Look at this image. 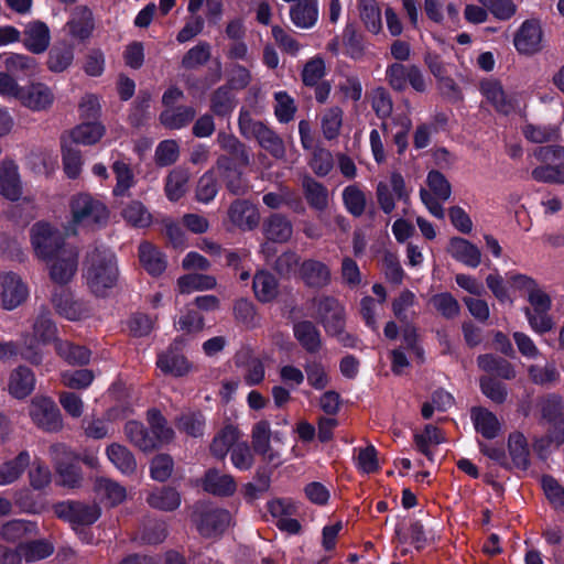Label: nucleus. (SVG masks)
Segmentation results:
<instances>
[{
    "label": "nucleus",
    "instance_id": "obj_12",
    "mask_svg": "<svg viewBox=\"0 0 564 564\" xmlns=\"http://www.w3.org/2000/svg\"><path fill=\"white\" fill-rule=\"evenodd\" d=\"M51 262L50 276L51 279L63 285L68 283L75 275L78 267V250L74 246H67L64 249H59Z\"/></svg>",
    "mask_w": 564,
    "mask_h": 564
},
{
    "label": "nucleus",
    "instance_id": "obj_15",
    "mask_svg": "<svg viewBox=\"0 0 564 564\" xmlns=\"http://www.w3.org/2000/svg\"><path fill=\"white\" fill-rule=\"evenodd\" d=\"M20 104L32 111H47L54 104L53 90L45 84L36 82L22 87Z\"/></svg>",
    "mask_w": 564,
    "mask_h": 564
},
{
    "label": "nucleus",
    "instance_id": "obj_40",
    "mask_svg": "<svg viewBox=\"0 0 564 564\" xmlns=\"http://www.w3.org/2000/svg\"><path fill=\"white\" fill-rule=\"evenodd\" d=\"M196 110L192 106H177L165 109L160 115V122L169 129H181L194 120Z\"/></svg>",
    "mask_w": 564,
    "mask_h": 564
},
{
    "label": "nucleus",
    "instance_id": "obj_50",
    "mask_svg": "<svg viewBox=\"0 0 564 564\" xmlns=\"http://www.w3.org/2000/svg\"><path fill=\"white\" fill-rule=\"evenodd\" d=\"M0 534L6 541L17 542L24 538L36 535L37 527L31 521L11 520L2 525Z\"/></svg>",
    "mask_w": 564,
    "mask_h": 564
},
{
    "label": "nucleus",
    "instance_id": "obj_61",
    "mask_svg": "<svg viewBox=\"0 0 564 564\" xmlns=\"http://www.w3.org/2000/svg\"><path fill=\"white\" fill-rule=\"evenodd\" d=\"M176 426L193 437H199L204 434L205 416L200 411L183 413L176 419Z\"/></svg>",
    "mask_w": 564,
    "mask_h": 564
},
{
    "label": "nucleus",
    "instance_id": "obj_28",
    "mask_svg": "<svg viewBox=\"0 0 564 564\" xmlns=\"http://www.w3.org/2000/svg\"><path fill=\"white\" fill-rule=\"evenodd\" d=\"M447 250L455 260L467 267L476 268L481 262V252L479 248L464 238H452Z\"/></svg>",
    "mask_w": 564,
    "mask_h": 564
},
{
    "label": "nucleus",
    "instance_id": "obj_21",
    "mask_svg": "<svg viewBox=\"0 0 564 564\" xmlns=\"http://www.w3.org/2000/svg\"><path fill=\"white\" fill-rule=\"evenodd\" d=\"M480 91L487 101L500 113L508 115L516 107V99L508 95L497 79H485L480 83Z\"/></svg>",
    "mask_w": 564,
    "mask_h": 564
},
{
    "label": "nucleus",
    "instance_id": "obj_52",
    "mask_svg": "<svg viewBox=\"0 0 564 564\" xmlns=\"http://www.w3.org/2000/svg\"><path fill=\"white\" fill-rule=\"evenodd\" d=\"M74 59V47L63 43L54 46L47 56L46 65L51 72L62 73L67 69Z\"/></svg>",
    "mask_w": 564,
    "mask_h": 564
},
{
    "label": "nucleus",
    "instance_id": "obj_37",
    "mask_svg": "<svg viewBox=\"0 0 564 564\" xmlns=\"http://www.w3.org/2000/svg\"><path fill=\"white\" fill-rule=\"evenodd\" d=\"M240 432L231 424L224 426L213 438L209 449L214 457L224 459L227 453L238 443Z\"/></svg>",
    "mask_w": 564,
    "mask_h": 564
},
{
    "label": "nucleus",
    "instance_id": "obj_46",
    "mask_svg": "<svg viewBox=\"0 0 564 564\" xmlns=\"http://www.w3.org/2000/svg\"><path fill=\"white\" fill-rule=\"evenodd\" d=\"M148 421L151 427V435L154 438L155 448L162 444L170 443L174 437V431L167 425L166 419L159 410L148 411Z\"/></svg>",
    "mask_w": 564,
    "mask_h": 564
},
{
    "label": "nucleus",
    "instance_id": "obj_18",
    "mask_svg": "<svg viewBox=\"0 0 564 564\" xmlns=\"http://www.w3.org/2000/svg\"><path fill=\"white\" fill-rule=\"evenodd\" d=\"M542 29L538 20H527L517 31L513 44L521 54L532 55L542 48Z\"/></svg>",
    "mask_w": 564,
    "mask_h": 564
},
{
    "label": "nucleus",
    "instance_id": "obj_13",
    "mask_svg": "<svg viewBox=\"0 0 564 564\" xmlns=\"http://www.w3.org/2000/svg\"><path fill=\"white\" fill-rule=\"evenodd\" d=\"M29 295V289L14 272L0 274V300L4 310L11 311L21 305Z\"/></svg>",
    "mask_w": 564,
    "mask_h": 564
},
{
    "label": "nucleus",
    "instance_id": "obj_30",
    "mask_svg": "<svg viewBox=\"0 0 564 564\" xmlns=\"http://www.w3.org/2000/svg\"><path fill=\"white\" fill-rule=\"evenodd\" d=\"M478 367L491 376L499 377L503 380H512L517 372L514 366L507 359L494 354H484L477 357Z\"/></svg>",
    "mask_w": 564,
    "mask_h": 564
},
{
    "label": "nucleus",
    "instance_id": "obj_39",
    "mask_svg": "<svg viewBox=\"0 0 564 564\" xmlns=\"http://www.w3.org/2000/svg\"><path fill=\"white\" fill-rule=\"evenodd\" d=\"M252 289L256 297L262 303L273 301L279 294L278 280L268 271H259L254 274Z\"/></svg>",
    "mask_w": 564,
    "mask_h": 564
},
{
    "label": "nucleus",
    "instance_id": "obj_45",
    "mask_svg": "<svg viewBox=\"0 0 564 564\" xmlns=\"http://www.w3.org/2000/svg\"><path fill=\"white\" fill-rule=\"evenodd\" d=\"M189 181V172L184 167L173 169L165 181V194L172 202L178 200L183 197L187 191V184Z\"/></svg>",
    "mask_w": 564,
    "mask_h": 564
},
{
    "label": "nucleus",
    "instance_id": "obj_17",
    "mask_svg": "<svg viewBox=\"0 0 564 564\" xmlns=\"http://www.w3.org/2000/svg\"><path fill=\"white\" fill-rule=\"evenodd\" d=\"M227 216L231 225L242 231L252 230L260 223L257 206L247 199H235L228 207Z\"/></svg>",
    "mask_w": 564,
    "mask_h": 564
},
{
    "label": "nucleus",
    "instance_id": "obj_35",
    "mask_svg": "<svg viewBox=\"0 0 564 564\" xmlns=\"http://www.w3.org/2000/svg\"><path fill=\"white\" fill-rule=\"evenodd\" d=\"M105 133V127L95 121H86L69 131L68 143L91 145L97 143Z\"/></svg>",
    "mask_w": 564,
    "mask_h": 564
},
{
    "label": "nucleus",
    "instance_id": "obj_62",
    "mask_svg": "<svg viewBox=\"0 0 564 564\" xmlns=\"http://www.w3.org/2000/svg\"><path fill=\"white\" fill-rule=\"evenodd\" d=\"M175 326L186 334H197L205 327L204 316L189 305L181 313Z\"/></svg>",
    "mask_w": 564,
    "mask_h": 564
},
{
    "label": "nucleus",
    "instance_id": "obj_20",
    "mask_svg": "<svg viewBox=\"0 0 564 564\" xmlns=\"http://www.w3.org/2000/svg\"><path fill=\"white\" fill-rule=\"evenodd\" d=\"M204 491L215 497H231L237 490L235 478L217 468H209L200 479Z\"/></svg>",
    "mask_w": 564,
    "mask_h": 564
},
{
    "label": "nucleus",
    "instance_id": "obj_44",
    "mask_svg": "<svg viewBox=\"0 0 564 564\" xmlns=\"http://www.w3.org/2000/svg\"><path fill=\"white\" fill-rule=\"evenodd\" d=\"M508 448L512 465L525 470L530 465V452L524 435L519 432L511 433L508 438Z\"/></svg>",
    "mask_w": 564,
    "mask_h": 564
},
{
    "label": "nucleus",
    "instance_id": "obj_2",
    "mask_svg": "<svg viewBox=\"0 0 564 564\" xmlns=\"http://www.w3.org/2000/svg\"><path fill=\"white\" fill-rule=\"evenodd\" d=\"M238 127L242 137L254 139L274 159L285 158L286 149L283 139L264 122L254 120L249 111H240Z\"/></svg>",
    "mask_w": 564,
    "mask_h": 564
},
{
    "label": "nucleus",
    "instance_id": "obj_36",
    "mask_svg": "<svg viewBox=\"0 0 564 564\" xmlns=\"http://www.w3.org/2000/svg\"><path fill=\"white\" fill-rule=\"evenodd\" d=\"M318 17L317 0H305L290 8V18L293 24L301 29L312 28Z\"/></svg>",
    "mask_w": 564,
    "mask_h": 564
},
{
    "label": "nucleus",
    "instance_id": "obj_59",
    "mask_svg": "<svg viewBox=\"0 0 564 564\" xmlns=\"http://www.w3.org/2000/svg\"><path fill=\"white\" fill-rule=\"evenodd\" d=\"M57 354L69 365H87L90 360V351L84 347L69 341H57L55 345Z\"/></svg>",
    "mask_w": 564,
    "mask_h": 564
},
{
    "label": "nucleus",
    "instance_id": "obj_6",
    "mask_svg": "<svg viewBox=\"0 0 564 564\" xmlns=\"http://www.w3.org/2000/svg\"><path fill=\"white\" fill-rule=\"evenodd\" d=\"M73 220L76 224L100 225L109 217L107 206L98 198L87 193H80L70 202Z\"/></svg>",
    "mask_w": 564,
    "mask_h": 564
},
{
    "label": "nucleus",
    "instance_id": "obj_32",
    "mask_svg": "<svg viewBox=\"0 0 564 564\" xmlns=\"http://www.w3.org/2000/svg\"><path fill=\"white\" fill-rule=\"evenodd\" d=\"M0 193L10 200H18L21 196L18 166L12 161L0 164Z\"/></svg>",
    "mask_w": 564,
    "mask_h": 564
},
{
    "label": "nucleus",
    "instance_id": "obj_63",
    "mask_svg": "<svg viewBox=\"0 0 564 564\" xmlns=\"http://www.w3.org/2000/svg\"><path fill=\"white\" fill-rule=\"evenodd\" d=\"M232 311L236 322L245 327L254 328L259 324V317L251 301L247 299L237 300Z\"/></svg>",
    "mask_w": 564,
    "mask_h": 564
},
{
    "label": "nucleus",
    "instance_id": "obj_57",
    "mask_svg": "<svg viewBox=\"0 0 564 564\" xmlns=\"http://www.w3.org/2000/svg\"><path fill=\"white\" fill-rule=\"evenodd\" d=\"M343 45L345 53L354 59H360L365 55L364 35L358 32L354 23H348L343 31Z\"/></svg>",
    "mask_w": 564,
    "mask_h": 564
},
{
    "label": "nucleus",
    "instance_id": "obj_29",
    "mask_svg": "<svg viewBox=\"0 0 564 564\" xmlns=\"http://www.w3.org/2000/svg\"><path fill=\"white\" fill-rule=\"evenodd\" d=\"M303 195L308 206L317 212H324L329 204V194L325 185L310 175L302 178Z\"/></svg>",
    "mask_w": 564,
    "mask_h": 564
},
{
    "label": "nucleus",
    "instance_id": "obj_11",
    "mask_svg": "<svg viewBox=\"0 0 564 564\" xmlns=\"http://www.w3.org/2000/svg\"><path fill=\"white\" fill-rule=\"evenodd\" d=\"M185 339L176 337L170 347L158 356L156 366L165 375L174 377L185 376L191 370L187 358L181 354Z\"/></svg>",
    "mask_w": 564,
    "mask_h": 564
},
{
    "label": "nucleus",
    "instance_id": "obj_9",
    "mask_svg": "<svg viewBox=\"0 0 564 564\" xmlns=\"http://www.w3.org/2000/svg\"><path fill=\"white\" fill-rule=\"evenodd\" d=\"M386 79L390 87L395 91H403L406 85L419 91L426 90V83L421 69L416 65H404L401 63H393L388 66L386 70Z\"/></svg>",
    "mask_w": 564,
    "mask_h": 564
},
{
    "label": "nucleus",
    "instance_id": "obj_4",
    "mask_svg": "<svg viewBox=\"0 0 564 564\" xmlns=\"http://www.w3.org/2000/svg\"><path fill=\"white\" fill-rule=\"evenodd\" d=\"M31 245L41 260H52L59 249L66 248L64 235L47 223H35L30 229Z\"/></svg>",
    "mask_w": 564,
    "mask_h": 564
},
{
    "label": "nucleus",
    "instance_id": "obj_34",
    "mask_svg": "<svg viewBox=\"0 0 564 564\" xmlns=\"http://www.w3.org/2000/svg\"><path fill=\"white\" fill-rule=\"evenodd\" d=\"M111 170L116 178L112 195L115 197H129L130 189L137 183L131 165L124 161L117 160L112 163Z\"/></svg>",
    "mask_w": 564,
    "mask_h": 564
},
{
    "label": "nucleus",
    "instance_id": "obj_24",
    "mask_svg": "<svg viewBox=\"0 0 564 564\" xmlns=\"http://www.w3.org/2000/svg\"><path fill=\"white\" fill-rule=\"evenodd\" d=\"M264 237L272 242L285 243L293 235V225L283 214L270 215L262 225Z\"/></svg>",
    "mask_w": 564,
    "mask_h": 564
},
{
    "label": "nucleus",
    "instance_id": "obj_23",
    "mask_svg": "<svg viewBox=\"0 0 564 564\" xmlns=\"http://www.w3.org/2000/svg\"><path fill=\"white\" fill-rule=\"evenodd\" d=\"M293 335L307 354H317L323 347L321 330L312 321L294 323Z\"/></svg>",
    "mask_w": 564,
    "mask_h": 564
},
{
    "label": "nucleus",
    "instance_id": "obj_42",
    "mask_svg": "<svg viewBox=\"0 0 564 564\" xmlns=\"http://www.w3.org/2000/svg\"><path fill=\"white\" fill-rule=\"evenodd\" d=\"M30 454L20 452L14 458L0 465V485H9L17 481L30 465Z\"/></svg>",
    "mask_w": 564,
    "mask_h": 564
},
{
    "label": "nucleus",
    "instance_id": "obj_56",
    "mask_svg": "<svg viewBox=\"0 0 564 564\" xmlns=\"http://www.w3.org/2000/svg\"><path fill=\"white\" fill-rule=\"evenodd\" d=\"M359 15L365 24V28L373 33L378 34L382 29L381 10L375 0H360Z\"/></svg>",
    "mask_w": 564,
    "mask_h": 564
},
{
    "label": "nucleus",
    "instance_id": "obj_53",
    "mask_svg": "<svg viewBox=\"0 0 564 564\" xmlns=\"http://www.w3.org/2000/svg\"><path fill=\"white\" fill-rule=\"evenodd\" d=\"M64 171L69 178H76L82 171L83 160L80 151L68 143L66 134L61 137Z\"/></svg>",
    "mask_w": 564,
    "mask_h": 564
},
{
    "label": "nucleus",
    "instance_id": "obj_22",
    "mask_svg": "<svg viewBox=\"0 0 564 564\" xmlns=\"http://www.w3.org/2000/svg\"><path fill=\"white\" fill-rule=\"evenodd\" d=\"M217 143L224 152L219 156H225L240 166H248L250 164V154L247 145L236 135L220 131L217 134Z\"/></svg>",
    "mask_w": 564,
    "mask_h": 564
},
{
    "label": "nucleus",
    "instance_id": "obj_26",
    "mask_svg": "<svg viewBox=\"0 0 564 564\" xmlns=\"http://www.w3.org/2000/svg\"><path fill=\"white\" fill-rule=\"evenodd\" d=\"M23 45L34 54L45 52L50 45V30L42 21H32L28 23L23 31Z\"/></svg>",
    "mask_w": 564,
    "mask_h": 564
},
{
    "label": "nucleus",
    "instance_id": "obj_7",
    "mask_svg": "<svg viewBox=\"0 0 564 564\" xmlns=\"http://www.w3.org/2000/svg\"><path fill=\"white\" fill-rule=\"evenodd\" d=\"M55 514L73 528L91 525L100 517V508L94 502L68 500L54 506Z\"/></svg>",
    "mask_w": 564,
    "mask_h": 564
},
{
    "label": "nucleus",
    "instance_id": "obj_38",
    "mask_svg": "<svg viewBox=\"0 0 564 564\" xmlns=\"http://www.w3.org/2000/svg\"><path fill=\"white\" fill-rule=\"evenodd\" d=\"M139 259L151 275H160L166 269L164 254L150 242H142L139 246Z\"/></svg>",
    "mask_w": 564,
    "mask_h": 564
},
{
    "label": "nucleus",
    "instance_id": "obj_54",
    "mask_svg": "<svg viewBox=\"0 0 564 564\" xmlns=\"http://www.w3.org/2000/svg\"><path fill=\"white\" fill-rule=\"evenodd\" d=\"M94 490L99 497L106 499L110 506L121 503L127 496L124 487L108 478L96 479Z\"/></svg>",
    "mask_w": 564,
    "mask_h": 564
},
{
    "label": "nucleus",
    "instance_id": "obj_48",
    "mask_svg": "<svg viewBox=\"0 0 564 564\" xmlns=\"http://www.w3.org/2000/svg\"><path fill=\"white\" fill-rule=\"evenodd\" d=\"M21 561L32 563L44 560L53 554L54 545L46 540H33L19 544Z\"/></svg>",
    "mask_w": 564,
    "mask_h": 564
},
{
    "label": "nucleus",
    "instance_id": "obj_60",
    "mask_svg": "<svg viewBox=\"0 0 564 564\" xmlns=\"http://www.w3.org/2000/svg\"><path fill=\"white\" fill-rule=\"evenodd\" d=\"M343 202L346 209L354 216L360 217L367 206V197L357 185H348L343 191Z\"/></svg>",
    "mask_w": 564,
    "mask_h": 564
},
{
    "label": "nucleus",
    "instance_id": "obj_58",
    "mask_svg": "<svg viewBox=\"0 0 564 564\" xmlns=\"http://www.w3.org/2000/svg\"><path fill=\"white\" fill-rule=\"evenodd\" d=\"M212 56V47L207 42H199L189 48L181 61V67L186 70H194L204 66Z\"/></svg>",
    "mask_w": 564,
    "mask_h": 564
},
{
    "label": "nucleus",
    "instance_id": "obj_41",
    "mask_svg": "<svg viewBox=\"0 0 564 564\" xmlns=\"http://www.w3.org/2000/svg\"><path fill=\"white\" fill-rule=\"evenodd\" d=\"M471 419L475 429L488 440L495 438L500 431V423L497 416L485 408H473Z\"/></svg>",
    "mask_w": 564,
    "mask_h": 564
},
{
    "label": "nucleus",
    "instance_id": "obj_49",
    "mask_svg": "<svg viewBox=\"0 0 564 564\" xmlns=\"http://www.w3.org/2000/svg\"><path fill=\"white\" fill-rule=\"evenodd\" d=\"M124 434L128 440L143 452L155 449L154 438L143 424L137 421H129L124 425Z\"/></svg>",
    "mask_w": 564,
    "mask_h": 564
},
{
    "label": "nucleus",
    "instance_id": "obj_55",
    "mask_svg": "<svg viewBox=\"0 0 564 564\" xmlns=\"http://www.w3.org/2000/svg\"><path fill=\"white\" fill-rule=\"evenodd\" d=\"M122 218L132 227L144 228L152 223V215L139 200H131L121 210Z\"/></svg>",
    "mask_w": 564,
    "mask_h": 564
},
{
    "label": "nucleus",
    "instance_id": "obj_47",
    "mask_svg": "<svg viewBox=\"0 0 564 564\" xmlns=\"http://www.w3.org/2000/svg\"><path fill=\"white\" fill-rule=\"evenodd\" d=\"M6 70L12 75L33 76L37 70V63L34 57L10 53L3 59Z\"/></svg>",
    "mask_w": 564,
    "mask_h": 564
},
{
    "label": "nucleus",
    "instance_id": "obj_8",
    "mask_svg": "<svg viewBox=\"0 0 564 564\" xmlns=\"http://www.w3.org/2000/svg\"><path fill=\"white\" fill-rule=\"evenodd\" d=\"M32 422L41 430L57 433L63 429V417L55 402L47 397H35L29 406Z\"/></svg>",
    "mask_w": 564,
    "mask_h": 564
},
{
    "label": "nucleus",
    "instance_id": "obj_33",
    "mask_svg": "<svg viewBox=\"0 0 564 564\" xmlns=\"http://www.w3.org/2000/svg\"><path fill=\"white\" fill-rule=\"evenodd\" d=\"M237 104L238 100L230 86L221 85L209 96V109L217 117L225 118L229 116Z\"/></svg>",
    "mask_w": 564,
    "mask_h": 564
},
{
    "label": "nucleus",
    "instance_id": "obj_14",
    "mask_svg": "<svg viewBox=\"0 0 564 564\" xmlns=\"http://www.w3.org/2000/svg\"><path fill=\"white\" fill-rule=\"evenodd\" d=\"M215 166L226 189L230 194L243 196L248 193L250 186L247 178L243 176L240 165L232 163L225 156H218Z\"/></svg>",
    "mask_w": 564,
    "mask_h": 564
},
{
    "label": "nucleus",
    "instance_id": "obj_16",
    "mask_svg": "<svg viewBox=\"0 0 564 564\" xmlns=\"http://www.w3.org/2000/svg\"><path fill=\"white\" fill-rule=\"evenodd\" d=\"M52 304L61 316L69 321H78L90 314V307L87 303L75 300L73 294L63 288L53 292Z\"/></svg>",
    "mask_w": 564,
    "mask_h": 564
},
{
    "label": "nucleus",
    "instance_id": "obj_25",
    "mask_svg": "<svg viewBox=\"0 0 564 564\" xmlns=\"http://www.w3.org/2000/svg\"><path fill=\"white\" fill-rule=\"evenodd\" d=\"M35 388L34 372L26 366H18L10 372L8 391L15 399L29 397Z\"/></svg>",
    "mask_w": 564,
    "mask_h": 564
},
{
    "label": "nucleus",
    "instance_id": "obj_51",
    "mask_svg": "<svg viewBox=\"0 0 564 564\" xmlns=\"http://www.w3.org/2000/svg\"><path fill=\"white\" fill-rule=\"evenodd\" d=\"M216 285V278L208 274L188 273L177 279L178 291L183 294L193 291L213 290Z\"/></svg>",
    "mask_w": 564,
    "mask_h": 564
},
{
    "label": "nucleus",
    "instance_id": "obj_10",
    "mask_svg": "<svg viewBox=\"0 0 564 564\" xmlns=\"http://www.w3.org/2000/svg\"><path fill=\"white\" fill-rule=\"evenodd\" d=\"M312 302L316 308L315 317L326 333L345 324V308L336 297L323 294Z\"/></svg>",
    "mask_w": 564,
    "mask_h": 564
},
{
    "label": "nucleus",
    "instance_id": "obj_1",
    "mask_svg": "<svg viewBox=\"0 0 564 564\" xmlns=\"http://www.w3.org/2000/svg\"><path fill=\"white\" fill-rule=\"evenodd\" d=\"M84 278L91 293L106 296L117 285L119 269L115 254L107 248L94 247L84 261Z\"/></svg>",
    "mask_w": 564,
    "mask_h": 564
},
{
    "label": "nucleus",
    "instance_id": "obj_5",
    "mask_svg": "<svg viewBox=\"0 0 564 564\" xmlns=\"http://www.w3.org/2000/svg\"><path fill=\"white\" fill-rule=\"evenodd\" d=\"M192 520L198 533L206 539L221 535L231 523V514L223 508H196Z\"/></svg>",
    "mask_w": 564,
    "mask_h": 564
},
{
    "label": "nucleus",
    "instance_id": "obj_3",
    "mask_svg": "<svg viewBox=\"0 0 564 564\" xmlns=\"http://www.w3.org/2000/svg\"><path fill=\"white\" fill-rule=\"evenodd\" d=\"M48 453L61 479V485L68 488L80 487L83 474L78 465L79 456L61 443L51 445Z\"/></svg>",
    "mask_w": 564,
    "mask_h": 564
},
{
    "label": "nucleus",
    "instance_id": "obj_43",
    "mask_svg": "<svg viewBox=\"0 0 564 564\" xmlns=\"http://www.w3.org/2000/svg\"><path fill=\"white\" fill-rule=\"evenodd\" d=\"M109 460L123 474L132 475L137 470V462L133 454L123 445L110 444L106 449Z\"/></svg>",
    "mask_w": 564,
    "mask_h": 564
},
{
    "label": "nucleus",
    "instance_id": "obj_31",
    "mask_svg": "<svg viewBox=\"0 0 564 564\" xmlns=\"http://www.w3.org/2000/svg\"><path fill=\"white\" fill-rule=\"evenodd\" d=\"M181 494L170 486H162L151 490L147 497L148 505L165 512L176 510L181 506Z\"/></svg>",
    "mask_w": 564,
    "mask_h": 564
},
{
    "label": "nucleus",
    "instance_id": "obj_27",
    "mask_svg": "<svg viewBox=\"0 0 564 564\" xmlns=\"http://www.w3.org/2000/svg\"><path fill=\"white\" fill-rule=\"evenodd\" d=\"M72 37L85 41L90 37L94 31V18L87 7H76L66 24Z\"/></svg>",
    "mask_w": 564,
    "mask_h": 564
},
{
    "label": "nucleus",
    "instance_id": "obj_19",
    "mask_svg": "<svg viewBox=\"0 0 564 564\" xmlns=\"http://www.w3.org/2000/svg\"><path fill=\"white\" fill-rule=\"evenodd\" d=\"M299 273L304 284L311 289L322 290L332 282L329 267L316 259L304 260L299 268Z\"/></svg>",
    "mask_w": 564,
    "mask_h": 564
},
{
    "label": "nucleus",
    "instance_id": "obj_64",
    "mask_svg": "<svg viewBox=\"0 0 564 564\" xmlns=\"http://www.w3.org/2000/svg\"><path fill=\"white\" fill-rule=\"evenodd\" d=\"M343 124V110L338 106L325 110L322 117V131L327 140L337 138Z\"/></svg>",
    "mask_w": 564,
    "mask_h": 564
}]
</instances>
